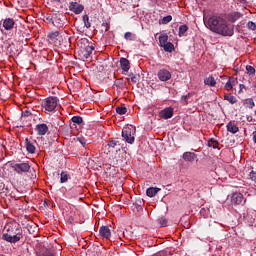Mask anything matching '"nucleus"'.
<instances>
[{
  "label": "nucleus",
  "mask_w": 256,
  "mask_h": 256,
  "mask_svg": "<svg viewBox=\"0 0 256 256\" xmlns=\"http://www.w3.org/2000/svg\"><path fill=\"white\" fill-rule=\"evenodd\" d=\"M206 27L213 33L222 35V37H233L235 33L233 26L229 25L225 18L221 16H211L207 21Z\"/></svg>",
  "instance_id": "nucleus-1"
},
{
  "label": "nucleus",
  "mask_w": 256,
  "mask_h": 256,
  "mask_svg": "<svg viewBox=\"0 0 256 256\" xmlns=\"http://www.w3.org/2000/svg\"><path fill=\"white\" fill-rule=\"evenodd\" d=\"M4 231L2 235L3 241H7V243H19L21 241V233L13 225L7 224L4 227Z\"/></svg>",
  "instance_id": "nucleus-2"
},
{
  "label": "nucleus",
  "mask_w": 256,
  "mask_h": 256,
  "mask_svg": "<svg viewBox=\"0 0 256 256\" xmlns=\"http://www.w3.org/2000/svg\"><path fill=\"white\" fill-rule=\"evenodd\" d=\"M11 169L18 175H25V173H29L31 171V165L29 164V161L27 162H11L10 163Z\"/></svg>",
  "instance_id": "nucleus-3"
},
{
  "label": "nucleus",
  "mask_w": 256,
  "mask_h": 256,
  "mask_svg": "<svg viewBox=\"0 0 256 256\" xmlns=\"http://www.w3.org/2000/svg\"><path fill=\"white\" fill-rule=\"evenodd\" d=\"M59 103V99L55 96H50L42 101V108L45 113H51L57 109V105Z\"/></svg>",
  "instance_id": "nucleus-4"
},
{
  "label": "nucleus",
  "mask_w": 256,
  "mask_h": 256,
  "mask_svg": "<svg viewBox=\"0 0 256 256\" xmlns=\"http://www.w3.org/2000/svg\"><path fill=\"white\" fill-rule=\"evenodd\" d=\"M104 151L107 155H114L117 151H121V142L119 140H110L108 144L104 146Z\"/></svg>",
  "instance_id": "nucleus-5"
},
{
  "label": "nucleus",
  "mask_w": 256,
  "mask_h": 256,
  "mask_svg": "<svg viewBox=\"0 0 256 256\" xmlns=\"http://www.w3.org/2000/svg\"><path fill=\"white\" fill-rule=\"evenodd\" d=\"M93 51H95V44L94 43L88 44L87 47L79 49L78 51L79 57H81V59H89Z\"/></svg>",
  "instance_id": "nucleus-6"
},
{
  "label": "nucleus",
  "mask_w": 256,
  "mask_h": 256,
  "mask_svg": "<svg viewBox=\"0 0 256 256\" xmlns=\"http://www.w3.org/2000/svg\"><path fill=\"white\" fill-rule=\"evenodd\" d=\"M84 9L85 6H83V4L73 1L69 3V11H72V13H75V15H81Z\"/></svg>",
  "instance_id": "nucleus-7"
},
{
  "label": "nucleus",
  "mask_w": 256,
  "mask_h": 256,
  "mask_svg": "<svg viewBox=\"0 0 256 256\" xmlns=\"http://www.w3.org/2000/svg\"><path fill=\"white\" fill-rule=\"evenodd\" d=\"M122 137L125 139L126 143H129L130 145H133L135 143V136L131 134L130 128H125L122 130Z\"/></svg>",
  "instance_id": "nucleus-8"
},
{
  "label": "nucleus",
  "mask_w": 256,
  "mask_h": 256,
  "mask_svg": "<svg viewBox=\"0 0 256 256\" xmlns=\"http://www.w3.org/2000/svg\"><path fill=\"white\" fill-rule=\"evenodd\" d=\"M231 203L232 205H243L245 203V197H243V194L235 192L231 195Z\"/></svg>",
  "instance_id": "nucleus-9"
},
{
  "label": "nucleus",
  "mask_w": 256,
  "mask_h": 256,
  "mask_svg": "<svg viewBox=\"0 0 256 256\" xmlns=\"http://www.w3.org/2000/svg\"><path fill=\"white\" fill-rule=\"evenodd\" d=\"M157 77L160 81H169L171 79V72L167 69H160L157 73Z\"/></svg>",
  "instance_id": "nucleus-10"
},
{
  "label": "nucleus",
  "mask_w": 256,
  "mask_h": 256,
  "mask_svg": "<svg viewBox=\"0 0 256 256\" xmlns=\"http://www.w3.org/2000/svg\"><path fill=\"white\" fill-rule=\"evenodd\" d=\"M99 234L102 239H106L107 241L111 239V229H109V226H101L99 229Z\"/></svg>",
  "instance_id": "nucleus-11"
},
{
  "label": "nucleus",
  "mask_w": 256,
  "mask_h": 256,
  "mask_svg": "<svg viewBox=\"0 0 256 256\" xmlns=\"http://www.w3.org/2000/svg\"><path fill=\"white\" fill-rule=\"evenodd\" d=\"M160 119H171L173 117V108L167 107L159 112Z\"/></svg>",
  "instance_id": "nucleus-12"
},
{
  "label": "nucleus",
  "mask_w": 256,
  "mask_h": 256,
  "mask_svg": "<svg viewBox=\"0 0 256 256\" xmlns=\"http://www.w3.org/2000/svg\"><path fill=\"white\" fill-rule=\"evenodd\" d=\"M35 131L37 135H47V133L49 132V126H47V124H37L35 126Z\"/></svg>",
  "instance_id": "nucleus-13"
},
{
  "label": "nucleus",
  "mask_w": 256,
  "mask_h": 256,
  "mask_svg": "<svg viewBox=\"0 0 256 256\" xmlns=\"http://www.w3.org/2000/svg\"><path fill=\"white\" fill-rule=\"evenodd\" d=\"M2 25L6 31H11L15 27V20L13 18H6L3 20Z\"/></svg>",
  "instance_id": "nucleus-14"
},
{
  "label": "nucleus",
  "mask_w": 256,
  "mask_h": 256,
  "mask_svg": "<svg viewBox=\"0 0 256 256\" xmlns=\"http://www.w3.org/2000/svg\"><path fill=\"white\" fill-rule=\"evenodd\" d=\"M120 67L122 71L125 73L129 72V69H131V64L127 58H120Z\"/></svg>",
  "instance_id": "nucleus-15"
},
{
  "label": "nucleus",
  "mask_w": 256,
  "mask_h": 256,
  "mask_svg": "<svg viewBox=\"0 0 256 256\" xmlns=\"http://www.w3.org/2000/svg\"><path fill=\"white\" fill-rule=\"evenodd\" d=\"M182 157H183L184 161H188L191 163V162L195 161V159H197V154H195L193 152H184Z\"/></svg>",
  "instance_id": "nucleus-16"
},
{
  "label": "nucleus",
  "mask_w": 256,
  "mask_h": 256,
  "mask_svg": "<svg viewBox=\"0 0 256 256\" xmlns=\"http://www.w3.org/2000/svg\"><path fill=\"white\" fill-rule=\"evenodd\" d=\"M226 129L228 133H232L233 135H235V133H239V127L233 122H229Z\"/></svg>",
  "instance_id": "nucleus-17"
},
{
  "label": "nucleus",
  "mask_w": 256,
  "mask_h": 256,
  "mask_svg": "<svg viewBox=\"0 0 256 256\" xmlns=\"http://www.w3.org/2000/svg\"><path fill=\"white\" fill-rule=\"evenodd\" d=\"M241 17H243V15H241V13L239 12H232L228 14V20L230 21V23H235V21H239Z\"/></svg>",
  "instance_id": "nucleus-18"
},
{
  "label": "nucleus",
  "mask_w": 256,
  "mask_h": 256,
  "mask_svg": "<svg viewBox=\"0 0 256 256\" xmlns=\"http://www.w3.org/2000/svg\"><path fill=\"white\" fill-rule=\"evenodd\" d=\"M93 42H89V39L87 38H81L80 40H78L77 45L79 47V49H83L89 45H91Z\"/></svg>",
  "instance_id": "nucleus-19"
},
{
  "label": "nucleus",
  "mask_w": 256,
  "mask_h": 256,
  "mask_svg": "<svg viewBox=\"0 0 256 256\" xmlns=\"http://www.w3.org/2000/svg\"><path fill=\"white\" fill-rule=\"evenodd\" d=\"M25 143H26V151H28L29 153L33 154L35 153V144H33V142L29 141V138L25 139Z\"/></svg>",
  "instance_id": "nucleus-20"
},
{
  "label": "nucleus",
  "mask_w": 256,
  "mask_h": 256,
  "mask_svg": "<svg viewBox=\"0 0 256 256\" xmlns=\"http://www.w3.org/2000/svg\"><path fill=\"white\" fill-rule=\"evenodd\" d=\"M159 191H161V188L150 187L146 190V195L147 197H155Z\"/></svg>",
  "instance_id": "nucleus-21"
},
{
  "label": "nucleus",
  "mask_w": 256,
  "mask_h": 256,
  "mask_svg": "<svg viewBox=\"0 0 256 256\" xmlns=\"http://www.w3.org/2000/svg\"><path fill=\"white\" fill-rule=\"evenodd\" d=\"M161 47H163L164 51H166L167 53H173V51H175V45H173V43L171 42H167Z\"/></svg>",
  "instance_id": "nucleus-22"
},
{
  "label": "nucleus",
  "mask_w": 256,
  "mask_h": 256,
  "mask_svg": "<svg viewBox=\"0 0 256 256\" xmlns=\"http://www.w3.org/2000/svg\"><path fill=\"white\" fill-rule=\"evenodd\" d=\"M237 83V79L235 78H230L227 83L225 84V89L226 91H231L233 89V86Z\"/></svg>",
  "instance_id": "nucleus-23"
},
{
  "label": "nucleus",
  "mask_w": 256,
  "mask_h": 256,
  "mask_svg": "<svg viewBox=\"0 0 256 256\" xmlns=\"http://www.w3.org/2000/svg\"><path fill=\"white\" fill-rule=\"evenodd\" d=\"M51 21H52V24L55 26V27H59V25H61V15H53L52 18H51Z\"/></svg>",
  "instance_id": "nucleus-24"
},
{
  "label": "nucleus",
  "mask_w": 256,
  "mask_h": 256,
  "mask_svg": "<svg viewBox=\"0 0 256 256\" xmlns=\"http://www.w3.org/2000/svg\"><path fill=\"white\" fill-rule=\"evenodd\" d=\"M225 101H228V103H231V105H235L237 102V97L233 96L232 94H226L224 95Z\"/></svg>",
  "instance_id": "nucleus-25"
},
{
  "label": "nucleus",
  "mask_w": 256,
  "mask_h": 256,
  "mask_svg": "<svg viewBox=\"0 0 256 256\" xmlns=\"http://www.w3.org/2000/svg\"><path fill=\"white\" fill-rule=\"evenodd\" d=\"M205 85H209L210 87H215L217 85V81H215V78L213 76H210L204 80Z\"/></svg>",
  "instance_id": "nucleus-26"
},
{
  "label": "nucleus",
  "mask_w": 256,
  "mask_h": 256,
  "mask_svg": "<svg viewBox=\"0 0 256 256\" xmlns=\"http://www.w3.org/2000/svg\"><path fill=\"white\" fill-rule=\"evenodd\" d=\"M208 147H212V149H219V142L215 140V138H210L208 140Z\"/></svg>",
  "instance_id": "nucleus-27"
},
{
  "label": "nucleus",
  "mask_w": 256,
  "mask_h": 256,
  "mask_svg": "<svg viewBox=\"0 0 256 256\" xmlns=\"http://www.w3.org/2000/svg\"><path fill=\"white\" fill-rule=\"evenodd\" d=\"M167 41H169V36L167 34H161L159 36L160 47H162V45H165L167 43Z\"/></svg>",
  "instance_id": "nucleus-28"
},
{
  "label": "nucleus",
  "mask_w": 256,
  "mask_h": 256,
  "mask_svg": "<svg viewBox=\"0 0 256 256\" xmlns=\"http://www.w3.org/2000/svg\"><path fill=\"white\" fill-rule=\"evenodd\" d=\"M171 21H173V16L171 15H168L164 18H162L159 23L162 24V25H167V23H171Z\"/></svg>",
  "instance_id": "nucleus-29"
},
{
  "label": "nucleus",
  "mask_w": 256,
  "mask_h": 256,
  "mask_svg": "<svg viewBox=\"0 0 256 256\" xmlns=\"http://www.w3.org/2000/svg\"><path fill=\"white\" fill-rule=\"evenodd\" d=\"M186 31H189V27L187 25H181L179 26V37H183L185 35Z\"/></svg>",
  "instance_id": "nucleus-30"
},
{
  "label": "nucleus",
  "mask_w": 256,
  "mask_h": 256,
  "mask_svg": "<svg viewBox=\"0 0 256 256\" xmlns=\"http://www.w3.org/2000/svg\"><path fill=\"white\" fill-rule=\"evenodd\" d=\"M67 181H69V174L67 172H61L60 183H67Z\"/></svg>",
  "instance_id": "nucleus-31"
},
{
  "label": "nucleus",
  "mask_w": 256,
  "mask_h": 256,
  "mask_svg": "<svg viewBox=\"0 0 256 256\" xmlns=\"http://www.w3.org/2000/svg\"><path fill=\"white\" fill-rule=\"evenodd\" d=\"M116 113H118V115H125L127 113V107L125 106L116 107Z\"/></svg>",
  "instance_id": "nucleus-32"
},
{
  "label": "nucleus",
  "mask_w": 256,
  "mask_h": 256,
  "mask_svg": "<svg viewBox=\"0 0 256 256\" xmlns=\"http://www.w3.org/2000/svg\"><path fill=\"white\" fill-rule=\"evenodd\" d=\"M83 23L86 29H89L91 27V21H89V15L86 14L83 16Z\"/></svg>",
  "instance_id": "nucleus-33"
},
{
  "label": "nucleus",
  "mask_w": 256,
  "mask_h": 256,
  "mask_svg": "<svg viewBox=\"0 0 256 256\" xmlns=\"http://www.w3.org/2000/svg\"><path fill=\"white\" fill-rule=\"evenodd\" d=\"M124 39H126V41H135V34L131 32H126L124 34Z\"/></svg>",
  "instance_id": "nucleus-34"
},
{
  "label": "nucleus",
  "mask_w": 256,
  "mask_h": 256,
  "mask_svg": "<svg viewBox=\"0 0 256 256\" xmlns=\"http://www.w3.org/2000/svg\"><path fill=\"white\" fill-rule=\"evenodd\" d=\"M71 121L72 123H76V125H81V123H83V118L81 116H73Z\"/></svg>",
  "instance_id": "nucleus-35"
},
{
  "label": "nucleus",
  "mask_w": 256,
  "mask_h": 256,
  "mask_svg": "<svg viewBox=\"0 0 256 256\" xmlns=\"http://www.w3.org/2000/svg\"><path fill=\"white\" fill-rule=\"evenodd\" d=\"M131 79V81L135 84L137 81H139V75L133 74V72L128 74V78Z\"/></svg>",
  "instance_id": "nucleus-36"
},
{
  "label": "nucleus",
  "mask_w": 256,
  "mask_h": 256,
  "mask_svg": "<svg viewBox=\"0 0 256 256\" xmlns=\"http://www.w3.org/2000/svg\"><path fill=\"white\" fill-rule=\"evenodd\" d=\"M158 223H160V227H167L168 220L165 217H161L158 219Z\"/></svg>",
  "instance_id": "nucleus-37"
},
{
  "label": "nucleus",
  "mask_w": 256,
  "mask_h": 256,
  "mask_svg": "<svg viewBox=\"0 0 256 256\" xmlns=\"http://www.w3.org/2000/svg\"><path fill=\"white\" fill-rule=\"evenodd\" d=\"M246 71H247L248 75H255V67H253L251 65L246 66Z\"/></svg>",
  "instance_id": "nucleus-38"
},
{
  "label": "nucleus",
  "mask_w": 256,
  "mask_h": 256,
  "mask_svg": "<svg viewBox=\"0 0 256 256\" xmlns=\"http://www.w3.org/2000/svg\"><path fill=\"white\" fill-rule=\"evenodd\" d=\"M49 39H51L52 41L57 39V37H59V31H55V32H51L48 34Z\"/></svg>",
  "instance_id": "nucleus-39"
},
{
  "label": "nucleus",
  "mask_w": 256,
  "mask_h": 256,
  "mask_svg": "<svg viewBox=\"0 0 256 256\" xmlns=\"http://www.w3.org/2000/svg\"><path fill=\"white\" fill-rule=\"evenodd\" d=\"M248 29H250L251 31H255L256 29V24L253 21H249L247 24Z\"/></svg>",
  "instance_id": "nucleus-40"
},
{
  "label": "nucleus",
  "mask_w": 256,
  "mask_h": 256,
  "mask_svg": "<svg viewBox=\"0 0 256 256\" xmlns=\"http://www.w3.org/2000/svg\"><path fill=\"white\" fill-rule=\"evenodd\" d=\"M246 105L249 109H253L255 107V102L252 99L247 100Z\"/></svg>",
  "instance_id": "nucleus-41"
},
{
  "label": "nucleus",
  "mask_w": 256,
  "mask_h": 256,
  "mask_svg": "<svg viewBox=\"0 0 256 256\" xmlns=\"http://www.w3.org/2000/svg\"><path fill=\"white\" fill-rule=\"evenodd\" d=\"M114 85H115L116 87H123V78L117 79V80L114 82Z\"/></svg>",
  "instance_id": "nucleus-42"
},
{
  "label": "nucleus",
  "mask_w": 256,
  "mask_h": 256,
  "mask_svg": "<svg viewBox=\"0 0 256 256\" xmlns=\"http://www.w3.org/2000/svg\"><path fill=\"white\" fill-rule=\"evenodd\" d=\"M30 115H31V112H29V111H25L23 113V117H29Z\"/></svg>",
  "instance_id": "nucleus-43"
},
{
  "label": "nucleus",
  "mask_w": 256,
  "mask_h": 256,
  "mask_svg": "<svg viewBox=\"0 0 256 256\" xmlns=\"http://www.w3.org/2000/svg\"><path fill=\"white\" fill-rule=\"evenodd\" d=\"M189 95L183 96L182 99L185 102V105H187V99H188Z\"/></svg>",
  "instance_id": "nucleus-44"
},
{
  "label": "nucleus",
  "mask_w": 256,
  "mask_h": 256,
  "mask_svg": "<svg viewBox=\"0 0 256 256\" xmlns=\"http://www.w3.org/2000/svg\"><path fill=\"white\" fill-rule=\"evenodd\" d=\"M43 256H55V255H53V253H51V252H46L43 254Z\"/></svg>",
  "instance_id": "nucleus-45"
},
{
  "label": "nucleus",
  "mask_w": 256,
  "mask_h": 256,
  "mask_svg": "<svg viewBox=\"0 0 256 256\" xmlns=\"http://www.w3.org/2000/svg\"><path fill=\"white\" fill-rule=\"evenodd\" d=\"M81 145H86L85 140H80Z\"/></svg>",
  "instance_id": "nucleus-46"
},
{
  "label": "nucleus",
  "mask_w": 256,
  "mask_h": 256,
  "mask_svg": "<svg viewBox=\"0 0 256 256\" xmlns=\"http://www.w3.org/2000/svg\"><path fill=\"white\" fill-rule=\"evenodd\" d=\"M244 87H245V85L240 84V91H241V89H243Z\"/></svg>",
  "instance_id": "nucleus-47"
},
{
  "label": "nucleus",
  "mask_w": 256,
  "mask_h": 256,
  "mask_svg": "<svg viewBox=\"0 0 256 256\" xmlns=\"http://www.w3.org/2000/svg\"><path fill=\"white\" fill-rule=\"evenodd\" d=\"M237 1H239V3H243V1H245V0H237Z\"/></svg>",
  "instance_id": "nucleus-48"
},
{
  "label": "nucleus",
  "mask_w": 256,
  "mask_h": 256,
  "mask_svg": "<svg viewBox=\"0 0 256 256\" xmlns=\"http://www.w3.org/2000/svg\"><path fill=\"white\" fill-rule=\"evenodd\" d=\"M72 191H75V188H73Z\"/></svg>",
  "instance_id": "nucleus-49"
},
{
  "label": "nucleus",
  "mask_w": 256,
  "mask_h": 256,
  "mask_svg": "<svg viewBox=\"0 0 256 256\" xmlns=\"http://www.w3.org/2000/svg\"><path fill=\"white\" fill-rule=\"evenodd\" d=\"M71 221H73V219H70V223H71Z\"/></svg>",
  "instance_id": "nucleus-50"
}]
</instances>
